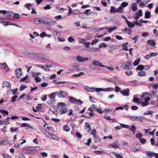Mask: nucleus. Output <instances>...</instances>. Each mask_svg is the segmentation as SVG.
I'll list each match as a JSON object with an SVG mask.
<instances>
[{"label":"nucleus","instance_id":"nucleus-1","mask_svg":"<svg viewBox=\"0 0 158 158\" xmlns=\"http://www.w3.org/2000/svg\"><path fill=\"white\" fill-rule=\"evenodd\" d=\"M132 64L130 62L128 61L123 63L121 65V67L122 68L126 70H128L131 69V66Z\"/></svg>","mask_w":158,"mask_h":158},{"label":"nucleus","instance_id":"nucleus-2","mask_svg":"<svg viewBox=\"0 0 158 158\" xmlns=\"http://www.w3.org/2000/svg\"><path fill=\"white\" fill-rule=\"evenodd\" d=\"M45 135L47 136L49 138L53 140H58L59 139V138L56 135L52 134L50 133L45 132Z\"/></svg>","mask_w":158,"mask_h":158},{"label":"nucleus","instance_id":"nucleus-3","mask_svg":"<svg viewBox=\"0 0 158 158\" xmlns=\"http://www.w3.org/2000/svg\"><path fill=\"white\" fill-rule=\"evenodd\" d=\"M42 23L44 24H46L49 27L52 26L54 25L55 23V22L54 21H48L47 19H42Z\"/></svg>","mask_w":158,"mask_h":158},{"label":"nucleus","instance_id":"nucleus-4","mask_svg":"<svg viewBox=\"0 0 158 158\" xmlns=\"http://www.w3.org/2000/svg\"><path fill=\"white\" fill-rule=\"evenodd\" d=\"M3 88H7V90L10 91L11 90V85L10 83L7 81H4L2 83Z\"/></svg>","mask_w":158,"mask_h":158},{"label":"nucleus","instance_id":"nucleus-5","mask_svg":"<svg viewBox=\"0 0 158 158\" xmlns=\"http://www.w3.org/2000/svg\"><path fill=\"white\" fill-rule=\"evenodd\" d=\"M98 88H95L93 87H89L88 86H85V89L88 92H94L95 91L97 92H98L99 91L97 90V89Z\"/></svg>","mask_w":158,"mask_h":158},{"label":"nucleus","instance_id":"nucleus-6","mask_svg":"<svg viewBox=\"0 0 158 158\" xmlns=\"http://www.w3.org/2000/svg\"><path fill=\"white\" fill-rule=\"evenodd\" d=\"M133 150L135 151H139L141 148L140 144L139 143H136L133 145Z\"/></svg>","mask_w":158,"mask_h":158},{"label":"nucleus","instance_id":"nucleus-7","mask_svg":"<svg viewBox=\"0 0 158 158\" xmlns=\"http://www.w3.org/2000/svg\"><path fill=\"white\" fill-rule=\"evenodd\" d=\"M57 95L59 98H63L65 97L66 95V94L65 92L60 90L58 92H57Z\"/></svg>","mask_w":158,"mask_h":158},{"label":"nucleus","instance_id":"nucleus-8","mask_svg":"<svg viewBox=\"0 0 158 158\" xmlns=\"http://www.w3.org/2000/svg\"><path fill=\"white\" fill-rule=\"evenodd\" d=\"M25 152L27 154H34L35 151L34 148L29 147L26 148Z\"/></svg>","mask_w":158,"mask_h":158},{"label":"nucleus","instance_id":"nucleus-9","mask_svg":"<svg viewBox=\"0 0 158 158\" xmlns=\"http://www.w3.org/2000/svg\"><path fill=\"white\" fill-rule=\"evenodd\" d=\"M97 90L98 91H104V92H106V91H113L114 90V89L110 87H108L105 88H98V89H97Z\"/></svg>","mask_w":158,"mask_h":158},{"label":"nucleus","instance_id":"nucleus-10","mask_svg":"<svg viewBox=\"0 0 158 158\" xmlns=\"http://www.w3.org/2000/svg\"><path fill=\"white\" fill-rule=\"evenodd\" d=\"M7 139L6 137H3L0 141V145L4 146L7 144Z\"/></svg>","mask_w":158,"mask_h":158},{"label":"nucleus","instance_id":"nucleus-11","mask_svg":"<svg viewBox=\"0 0 158 158\" xmlns=\"http://www.w3.org/2000/svg\"><path fill=\"white\" fill-rule=\"evenodd\" d=\"M108 148H119V144L116 142H114L112 144L109 145Z\"/></svg>","mask_w":158,"mask_h":158},{"label":"nucleus","instance_id":"nucleus-12","mask_svg":"<svg viewBox=\"0 0 158 158\" xmlns=\"http://www.w3.org/2000/svg\"><path fill=\"white\" fill-rule=\"evenodd\" d=\"M130 90L129 89H124L123 90H121L120 91L121 94L123 96H128L129 95V92Z\"/></svg>","mask_w":158,"mask_h":158},{"label":"nucleus","instance_id":"nucleus-13","mask_svg":"<svg viewBox=\"0 0 158 158\" xmlns=\"http://www.w3.org/2000/svg\"><path fill=\"white\" fill-rule=\"evenodd\" d=\"M77 61L80 62H83L88 60V59L87 58H83V57L80 56H77Z\"/></svg>","mask_w":158,"mask_h":158},{"label":"nucleus","instance_id":"nucleus-14","mask_svg":"<svg viewBox=\"0 0 158 158\" xmlns=\"http://www.w3.org/2000/svg\"><path fill=\"white\" fill-rule=\"evenodd\" d=\"M93 64L95 66L104 67V65L102 63L98 60H93Z\"/></svg>","mask_w":158,"mask_h":158},{"label":"nucleus","instance_id":"nucleus-15","mask_svg":"<svg viewBox=\"0 0 158 158\" xmlns=\"http://www.w3.org/2000/svg\"><path fill=\"white\" fill-rule=\"evenodd\" d=\"M15 73L17 77H19L22 74V69L21 68H19L16 69L15 71Z\"/></svg>","mask_w":158,"mask_h":158},{"label":"nucleus","instance_id":"nucleus-16","mask_svg":"<svg viewBox=\"0 0 158 158\" xmlns=\"http://www.w3.org/2000/svg\"><path fill=\"white\" fill-rule=\"evenodd\" d=\"M148 119L147 118L143 116H138L137 121H139L141 122H143L144 121H147Z\"/></svg>","mask_w":158,"mask_h":158},{"label":"nucleus","instance_id":"nucleus-17","mask_svg":"<svg viewBox=\"0 0 158 158\" xmlns=\"http://www.w3.org/2000/svg\"><path fill=\"white\" fill-rule=\"evenodd\" d=\"M38 56L40 59L41 60H48V58L46 56L42 54H39L38 55Z\"/></svg>","mask_w":158,"mask_h":158},{"label":"nucleus","instance_id":"nucleus-18","mask_svg":"<svg viewBox=\"0 0 158 158\" xmlns=\"http://www.w3.org/2000/svg\"><path fill=\"white\" fill-rule=\"evenodd\" d=\"M147 43L152 47L154 46L156 44L154 40H148Z\"/></svg>","mask_w":158,"mask_h":158},{"label":"nucleus","instance_id":"nucleus-19","mask_svg":"<svg viewBox=\"0 0 158 158\" xmlns=\"http://www.w3.org/2000/svg\"><path fill=\"white\" fill-rule=\"evenodd\" d=\"M94 152L97 154H101L102 153L106 154V153L105 150L102 149H100V150L95 151Z\"/></svg>","mask_w":158,"mask_h":158},{"label":"nucleus","instance_id":"nucleus-20","mask_svg":"<svg viewBox=\"0 0 158 158\" xmlns=\"http://www.w3.org/2000/svg\"><path fill=\"white\" fill-rule=\"evenodd\" d=\"M131 8L132 10L134 12H135L137 10V5L136 3H133L132 4Z\"/></svg>","mask_w":158,"mask_h":158},{"label":"nucleus","instance_id":"nucleus-21","mask_svg":"<svg viewBox=\"0 0 158 158\" xmlns=\"http://www.w3.org/2000/svg\"><path fill=\"white\" fill-rule=\"evenodd\" d=\"M57 94V92L53 93L48 95V97L51 99H53L55 100V98Z\"/></svg>","mask_w":158,"mask_h":158},{"label":"nucleus","instance_id":"nucleus-22","mask_svg":"<svg viewBox=\"0 0 158 158\" xmlns=\"http://www.w3.org/2000/svg\"><path fill=\"white\" fill-rule=\"evenodd\" d=\"M90 16V18L93 19L97 16V14L96 12H90L89 14Z\"/></svg>","mask_w":158,"mask_h":158},{"label":"nucleus","instance_id":"nucleus-23","mask_svg":"<svg viewBox=\"0 0 158 158\" xmlns=\"http://www.w3.org/2000/svg\"><path fill=\"white\" fill-rule=\"evenodd\" d=\"M154 152L150 151H148L147 152V156L148 158H151L154 156Z\"/></svg>","mask_w":158,"mask_h":158},{"label":"nucleus","instance_id":"nucleus-24","mask_svg":"<svg viewBox=\"0 0 158 158\" xmlns=\"http://www.w3.org/2000/svg\"><path fill=\"white\" fill-rule=\"evenodd\" d=\"M126 23L127 25V26L130 28H133L135 26L134 23H130L128 20L127 21Z\"/></svg>","mask_w":158,"mask_h":158},{"label":"nucleus","instance_id":"nucleus-25","mask_svg":"<svg viewBox=\"0 0 158 158\" xmlns=\"http://www.w3.org/2000/svg\"><path fill=\"white\" fill-rule=\"evenodd\" d=\"M97 108H96L95 106L93 104L91 107H90L88 109V110L90 111L91 112H93L95 111L96 110Z\"/></svg>","mask_w":158,"mask_h":158},{"label":"nucleus","instance_id":"nucleus-26","mask_svg":"<svg viewBox=\"0 0 158 158\" xmlns=\"http://www.w3.org/2000/svg\"><path fill=\"white\" fill-rule=\"evenodd\" d=\"M63 130L66 131L68 132L70 131V128L68 125H64L63 127Z\"/></svg>","mask_w":158,"mask_h":158},{"label":"nucleus","instance_id":"nucleus-27","mask_svg":"<svg viewBox=\"0 0 158 158\" xmlns=\"http://www.w3.org/2000/svg\"><path fill=\"white\" fill-rule=\"evenodd\" d=\"M70 102L71 103H76L77 99L72 97H69V98Z\"/></svg>","mask_w":158,"mask_h":158},{"label":"nucleus","instance_id":"nucleus-28","mask_svg":"<svg viewBox=\"0 0 158 158\" xmlns=\"http://www.w3.org/2000/svg\"><path fill=\"white\" fill-rule=\"evenodd\" d=\"M68 112V110L65 108H62L60 110V113L61 114H64Z\"/></svg>","mask_w":158,"mask_h":158},{"label":"nucleus","instance_id":"nucleus-29","mask_svg":"<svg viewBox=\"0 0 158 158\" xmlns=\"http://www.w3.org/2000/svg\"><path fill=\"white\" fill-rule=\"evenodd\" d=\"M138 116H129V118L132 121H137L138 120Z\"/></svg>","mask_w":158,"mask_h":158},{"label":"nucleus","instance_id":"nucleus-30","mask_svg":"<svg viewBox=\"0 0 158 158\" xmlns=\"http://www.w3.org/2000/svg\"><path fill=\"white\" fill-rule=\"evenodd\" d=\"M47 103L48 104L53 105L55 103V100L50 98V99L48 100Z\"/></svg>","mask_w":158,"mask_h":158},{"label":"nucleus","instance_id":"nucleus-31","mask_svg":"<svg viewBox=\"0 0 158 158\" xmlns=\"http://www.w3.org/2000/svg\"><path fill=\"white\" fill-rule=\"evenodd\" d=\"M133 102H134L136 103L137 104H139L141 103L140 101L139 100V99L137 97H134L133 100Z\"/></svg>","mask_w":158,"mask_h":158},{"label":"nucleus","instance_id":"nucleus-32","mask_svg":"<svg viewBox=\"0 0 158 158\" xmlns=\"http://www.w3.org/2000/svg\"><path fill=\"white\" fill-rule=\"evenodd\" d=\"M87 50L91 52H95L96 51H99L100 49L98 48H96L93 47H92L89 49H87Z\"/></svg>","mask_w":158,"mask_h":158},{"label":"nucleus","instance_id":"nucleus-33","mask_svg":"<svg viewBox=\"0 0 158 158\" xmlns=\"http://www.w3.org/2000/svg\"><path fill=\"white\" fill-rule=\"evenodd\" d=\"M138 75L140 76H145L146 75V73L144 71H141L138 73Z\"/></svg>","mask_w":158,"mask_h":158},{"label":"nucleus","instance_id":"nucleus-34","mask_svg":"<svg viewBox=\"0 0 158 158\" xmlns=\"http://www.w3.org/2000/svg\"><path fill=\"white\" fill-rule=\"evenodd\" d=\"M0 113H1L3 115L6 114L7 115L9 114V112L8 111L6 110H2L1 109H0Z\"/></svg>","mask_w":158,"mask_h":158},{"label":"nucleus","instance_id":"nucleus-35","mask_svg":"<svg viewBox=\"0 0 158 158\" xmlns=\"http://www.w3.org/2000/svg\"><path fill=\"white\" fill-rule=\"evenodd\" d=\"M27 130H28L30 131L34 130V128L31 125H28L27 127L26 128Z\"/></svg>","mask_w":158,"mask_h":158},{"label":"nucleus","instance_id":"nucleus-36","mask_svg":"<svg viewBox=\"0 0 158 158\" xmlns=\"http://www.w3.org/2000/svg\"><path fill=\"white\" fill-rule=\"evenodd\" d=\"M150 17V13L149 12L147 11L145 12V18L148 19Z\"/></svg>","mask_w":158,"mask_h":158},{"label":"nucleus","instance_id":"nucleus-37","mask_svg":"<svg viewBox=\"0 0 158 158\" xmlns=\"http://www.w3.org/2000/svg\"><path fill=\"white\" fill-rule=\"evenodd\" d=\"M39 127L41 131L44 134L45 132H46V130L40 125L39 126Z\"/></svg>","mask_w":158,"mask_h":158},{"label":"nucleus","instance_id":"nucleus-38","mask_svg":"<svg viewBox=\"0 0 158 158\" xmlns=\"http://www.w3.org/2000/svg\"><path fill=\"white\" fill-rule=\"evenodd\" d=\"M18 130V127H11L10 128V131L12 133L16 132Z\"/></svg>","mask_w":158,"mask_h":158},{"label":"nucleus","instance_id":"nucleus-39","mask_svg":"<svg viewBox=\"0 0 158 158\" xmlns=\"http://www.w3.org/2000/svg\"><path fill=\"white\" fill-rule=\"evenodd\" d=\"M7 67V65L5 63H0V68L1 69H6V67Z\"/></svg>","mask_w":158,"mask_h":158},{"label":"nucleus","instance_id":"nucleus-40","mask_svg":"<svg viewBox=\"0 0 158 158\" xmlns=\"http://www.w3.org/2000/svg\"><path fill=\"white\" fill-rule=\"evenodd\" d=\"M2 23L4 26H7L11 24L10 22L9 21L5 22L4 20L2 21Z\"/></svg>","mask_w":158,"mask_h":158},{"label":"nucleus","instance_id":"nucleus-41","mask_svg":"<svg viewBox=\"0 0 158 158\" xmlns=\"http://www.w3.org/2000/svg\"><path fill=\"white\" fill-rule=\"evenodd\" d=\"M128 4L127 2H123L120 6L123 9L125 7L128 6Z\"/></svg>","mask_w":158,"mask_h":158},{"label":"nucleus","instance_id":"nucleus-42","mask_svg":"<svg viewBox=\"0 0 158 158\" xmlns=\"http://www.w3.org/2000/svg\"><path fill=\"white\" fill-rule=\"evenodd\" d=\"M13 15H14L13 18L15 19H17L20 18V16L18 14L15 13L13 12Z\"/></svg>","mask_w":158,"mask_h":158},{"label":"nucleus","instance_id":"nucleus-43","mask_svg":"<svg viewBox=\"0 0 158 158\" xmlns=\"http://www.w3.org/2000/svg\"><path fill=\"white\" fill-rule=\"evenodd\" d=\"M123 9L119 6V7L116 9V12L120 13H123Z\"/></svg>","mask_w":158,"mask_h":158},{"label":"nucleus","instance_id":"nucleus-44","mask_svg":"<svg viewBox=\"0 0 158 158\" xmlns=\"http://www.w3.org/2000/svg\"><path fill=\"white\" fill-rule=\"evenodd\" d=\"M59 106L60 107H61V108H64L66 106V104L64 102H60L58 103Z\"/></svg>","mask_w":158,"mask_h":158},{"label":"nucleus","instance_id":"nucleus-45","mask_svg":"<svg viewBox=\"0 0 158 158\" xmlns=\"http://www.w3.org/2000/svg\"><path fill=\"white\" fill-rule=\"evenodd\" d=\"M42 104H39L36 107V109L38 111H40L42 109Z\"/></svg>","mask_w":158,"mask_h":158},{"label":"nucleus","instance_id":"nucleus-46","mask_svg":"<svg viewBox=\"0 0 158 158\" xmlns=\"http://www.w3.org/2000/svg\"><path fill=\"white\" fill-rule=\"evenodd\" d=\"M144 69V66L143 65H139L136 68V70H141Z\"/></svg>","mask_w":158,"mask_h":158},{"label":"nucleus","instance_id":"nucleus-47","mask_svg":"<svg viewBox=\"0 0 158 158\" xmlns=\"http://www.w3.org/2000/svg\"><path fill=\"white\" fill-rule=\"evenodd\" d=\"M84 74V73L83 72H81L77 74H73V75L72 76L73 77H78L83 75Z\"/></svg>","mask_w":158,"mask_h":158},{"label":"nucleus","instance_id":"nucleus-48","mask_svg":"<svg viewBox=\"0 0 158 158\" xmlns=\"http://www.w3.org/2000/svg\"><path fill=\"white\" fill-rule=\"evenodd\" d=\"M10 118V117H8L5 119L4 120H3L4 122V124H5L6 125H8L9 124V119Z\"/></svg>","mask_w":158,"mask_h":158},{"label":"nucleus","instance_id":"nucleus-49","mask_svg":"<svg viewBox=\"0 0 158 158\" xmlns=\"http://www.w3.org/2000/svg\"><path fill=\"white\" fill-rule=\"evenodd\" d=\"M116 9L114 6H112L110 9V12L111 13H114L116 12Z\"/></svg>","mask_w":158,"mask_h":158},{"label":"nucleus","instance_id":"nucleus-50","mask_svg":"<svg viewBox=\"0 0 158 158\" xmlns=\"http://www.w3.org/2000/svg\"><path fill=\"white\" fill-rule=\"evenodd\" d=\"M31 4L30 3H27L25 5V7L28 10H31L30 7L31 6Z\"/></svg>","mask_w":158,"mask_h":158},{"label":"nucleus","instance_id":"nucleus-51","mask_svg":"<svg viewBox=\"0 0 158 158\" xmlns=\"http://www.w3.org/2000/svg\"><path fill=\"white\" fill-rule=\"evenodd\" d=\"M113 154H114L116 157L118 158H123V157L118 153H116L115 152H113Z\"/></svg>","mask_w":158,"mask_h":158},{"label":"nucleus","instance_id":"nucleus-52","mask_svg":"<svg viewBox=\"0 0 158 158\" xmlns=\"http://www.w3.org/2000/svg\"><path fill=\"white\" fill-rule=\"evenodd\" d=\"M136 14L139 17L142 16V10L140 9L136 12Z\"/></svg>","mask_w":158,"mask_h":158},{"label":"nucleus","instance_id":"nucleus-53","mask_svg":"<svg viewBox=\"0 0 158 158\" xmlns=\"http://www.w3.org/2000/svg\"><path fill=\"white\" fill-rule=\"evenodd\" d=\"M13 12L12 11H7V13L6 16L10 17L12 16V15L13 14Z\"/></svg>","mask_w":158,"mask_h":158},{"label":"nucleus","instance_id":"nucleus-54","mask_svg":"<svg viewBox=\"0 0 158 158\" xmlns=\"http://www.w3.org/2000/svg\"><path fill=\"white\" fill-rule=\"evenodd\" d=\"M116 29V27L115 26L113 27L110 28L108 31L109 33H110L113 31L115 30Z\"/></svg>","mask_w":158,"mask_h":158},{"label":"nucleus","instance_id":"nucleus-55","mask_svg":"<svg viewBox=\"0 0 158 158\" xmlns=\"http://www.w3.org/2000/svg\"><path fill=\"white\" fill-rule=\"evenodd\" d=\"M107 46V44L105 43H102L99 44V47L100 48L102 47H106Z\"/></svg>","mask_w":158,"mask_h":158},{"label":"nucleus","instance_id":"nucleus-56","mask_svg":"<svg viewBox=\"0 0 158 158\" xmlns=\"http://www.w3.org/2000/svg\"><path fill=\"white\" fill-rule=\"evenodd\" d=\"M120 124L121 125L122 127L124 128H128L130 127L129 126L123 123H120Z\"/></svg>","mask_w":158,"mask_h":158},{"label":"nucleus","instance_id":"nucleus-57","mask_svg":"<svg viewBox=\"0 0 158 158\" xmlns=\"http://www.w3.org/2000/svg\"><path fill=\"white\" fill-rule=\"evenodd\" d=\"M98 41V40H97L96 39H94L92 41V42L91 43V44L92 45H93L94 44H96L97 43Z\"/></svg>","mask_w":158,"mask_h":158},{"label":"nucleus","instance_id":"nucleus-58","mask_svg":"<svg viewBox=\"0 0 158 158\" xmlns=\"http://www.w3.org/2000/svg\"><path fill=\"white\" fill-rule=\"evenodd\" d=\"M140 61V60L139 59H137L135 60L134 62L133 63V65L134 66H136L139 63Z\"/></svg>","mask_w":158,"mask_h":158},{"label":"nucleus","instance_id":"nucleus-59","mask_svg":"<svg viewBox=\"0 0 158 158\" xmlns=\"http://www.w3.org/2000/svg\"><path fill=\"white\" fill-rule=\"evenodd\" d=\"M83 44L85 45V47L86 48H88L90 45V43L89 42H85L83 43Z\"/></svg>","mask_w":158,"mask_h":158},{"label":"nucleus","instance_id":"nucleus-60","mask_svg":"<svg viewBox=\"0 0 158 158\" xmlns=\"http://www.w3.org/2000/svg\"><path fill=\"white\" fill-rule=\"evenodd\" d=\"M139 140L140 143L142 144L144 143L146 141V139L143 138H140Z\"/></svg>","mask_w":158,"mask_h":158},{"label":"nucleus","instance_id":"nucleus-61","mask_svg":"<svg viewBox=\"0 0 158 158\" xmlns=\"http://www.w3.org/2000/svg\"><path fill=\"white\" fill-rule=\"evenodd\" d=\"M47 95H43L41 98V99L43 101H45L47 99Z\"/></svg>","mask_w":158,"mask_h":158},{"label":"nucleus","instance_id":"nucleus-62","mask_svg":"<svg viewBox=\"0 0 158 158\" xmlns=\"http://www.w3.org/2000/svg\"><path fill=\"white\" fill-rule=\"evenodd\" d=\"M18 98V96L17 95H15L11 98V102H15L16 101V99H17Z\"/></svg>","mask_w":158,"mask_h":158},{"label":"nucleus","instance_id":"nucleus-63","mask_svg":"<svg viewBox=\"0 0 158 158\" xmlns=\"http://www.w3.org/2000/svg\"><path fill=\"white\" fill-rule=\"evenodd\" d=\"M136 130V127L134 125H133L132 126V127H131V128L130 129V130L132 132L134 131H135Z\"/></svg>","mask_w":158,"mask_h":158},{"label":"nucleus","instance_id":"nucleus-64","mask_svg":"<svg viewBox=\"0 0 158 158\" xmlns=\"http://www.w3.org/2000/svg\"><path fill=\"white\" fill-rule=\"evenodd\" d=\"M2 155L4 158H12L11 156L6 154L3 153Z\"/></svg>","mask_w":158,"mask_h":158}]
</instances>
